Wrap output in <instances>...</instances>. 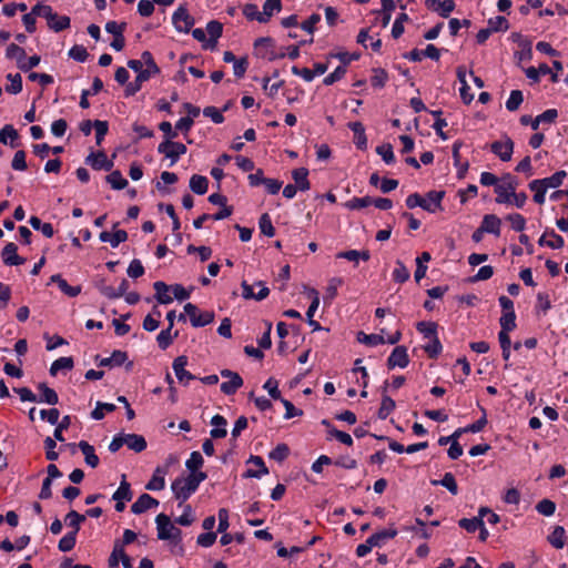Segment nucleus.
Returning <instances> with one entry per match:
<instances>
[{"mask_svg": "<svg viewBox=\"0 0 568 568\" xmlns=\"http://www.w3.org/2000/svg\"><path fill=\"white\" fill-rule=\"evenodd\" d=\"M159 68L150 52L144 51V81L159 73Z\"/></svg>", "mask_w": 568, "mask_h": 568, "instance_id": "0e129e2a", "label": "nucleus"}, {"mask_svg": "<svg viewBox=\"0 0 568 568\" xmlns=\"http://www.w3.org/2000/svg\"><path fill=\"white\" fill-rule=\"evenodd\" d=\"M100 240L102 242H108L112 247H118L120 243L126 241L128 233L124 230H118L113 233L103 231L100 233Z\"/></svg>", "mask_w": 568, "mask_h": 568, "instance_id": "393cba45", "label": "nucleus"}, {"mask_svg": "<svg viewBox=\"0 0 568 568\" xmlns=\"http://www.w3.org/2000/svg\"><path fill=\"white\" fill-rule=\"evenodd\" d=\"M566 176V172L565 171H558L556 173H554L549 178H545V179H541L539 180L547 189H555V187H558L562 184V181Z\"/></svg>", "mask_w": 568, "mask_h": 568, "instance_id": "052dcab7", "label": "nucleus"}, {"mask_svg": "<svg viewBox=\"0 0 568 568\" xmlns=\"http://www.w3.org/2000/svg\"><path fill=\"white\" fill-rule=\"evenodd\" d=\"M18 246L13 242H9L1 251V258L7 266H19L26 263V258L17 254Z\"/></svg>", "mask_w": 568, "mask_h": 568, "instance_id": "f8f14e48", "label": "nucleus"}, {"mask_svg": "<svg viewBox=\"0 0 568 568\" xmlns=\"http://www.w3.org/2000/svg\"><path fill=\"white\" fill-rule=\"evenodd\" d=\"M566 531L562 526H556L551 534L548 536L549 544L556 549H561L566 545Z\"/></svg>", "mask_w": 568, "mask_h": 568, "instance_id": "2f4dec72", "label": "nucleus"}, {"mask_svg": "<svg viewBox=\"0 0 568 568\" xmlns=\"http://www.w3.org/2000/svg\"><path fill=\"white\" fill-rule=\"evenodd\" d=\"M248 464H252L255 468H248L244 477L246 478H261L262 476L268 474V469L265 466V463L260 456H251L247 460Z\"/></svg>", "mask_w": 568, "mask_h": 568, "instance_id": "f3484780", "label": "nucleus"}, {"mask_svg": "<svg viewBox=\"0 0 568 568\" xmlns=\"http://www.w3.org/2000/svg\"><path fill=\"white\" fill-rule=\"evenodd\" d=\"M394 409L395 402L389 396L384 395L378 410V417L381 419H386Z\"/></svg>", "mask_w": 568, "mask_h": 568, "instance_id": "69168bd1", "label": "nucleus"}, {"mask_svg": "<svg viewBox=\"0 0 568 568\" xmlns=\"http://www.w3.org/2000/svg\"><path fill=\"white\" fill-rule=\"evenodd\" d=\"M524 101V95L520 90H513L506 101V109L510 112L516 111Z\"/></svg>", "mask_w": 568, "mask_h": 568, "instance_id": "6e6d98bb", "label": "nucleus"}, {"mask_svg": "<svg viewBox=\"0 0 568 568\" xmlns=\"http://www.w3.org/2000/svg\"><path fill=\"white\" fill-rule=\"evenodd\" d=\"M558 116L556 109H548L534 119L532 130H537L541 123H552Z\"/></svg>", "mask_w": 568, "mask_h": 568, "instance_id": "37998d69", "label": "nucleus"}, {"mask_svg": "<svg viewBox=\"0 0 568 568\" xmlns=\"http://www.w3.org/2000/svg\"><path fill=\"white\" fill-rule=\"evenodd\" d=\"M357 339L358 342L368 346H377L381 344H385V338L382 334H365L363 332H359Z\"/></svg>", "mask_w": 568, "mask_h": 568, "instance_id": "8fccbe9b", "label": "nucleus"}, {"mask_svg": "<svg viewBox=\"0 0 568 568\" xmlns=\"http://www.w3.org/2000/svg\"><path fill=\"white\" fill-rule=\"evenodd\" d=\"M128 359V355L122 351H114L110 357L102 358L99 362V366H121Z\"/></svg>", "mask_w": 568, "mask_h": 568, "instance_id": "473e14b6", "label": "nucleus"}, {"mask_svg": "<svg viewBox=\"0 0 568 568\" xmlns=\"http://www.w3.org/2000/svg\"><path fill=\"white\" fill-rule=\"evenodd\" d=\"M116 406L112 403L98 402L95 408L91 412V418L101 420L104 417V413L114 412Z\"/></svg>", "mask_w": 568, "mask_h": 568, "instance_id": "de8ad7c7", "label": "nucleus"}, {"mask_svg": "<svg viewBox=\"0 0 568 568\" xmlns=\"http://www.w3.org/2000/svg\"><path fill=\"white\" fill-rule=\"evenodd\" d=\"M189 316L192 326L194 327H203L209 325L214 320V313L210 311H200L196 305L192 303H186L184 305V312L179 315L180 321H185V317Z\"/></svg>", "mask_w": 568, "mask_h": 568, "instance_id": "7ed1b4c3", "label": "nucleus"}, {"mask_svg": "<svg viewBox=\"0 0 568 568\" xmlns=\"http://www.w3.org/2000/svg\"><path fill=\"white\" fill-rule=\"evenodd\" d=\"M529 189L535 192L534 194V201L537 203V204H544L545 203V195H546V192H547V187L539 181V180H534L529 183Z\"/></svg>", "mask_w": 568, "mask_h": 568, "instance_id": "c03bdc74", "label": "nucleus"}, {"mask_svg": "<svg viewBox=\"0 0 568 568\" xmlns=\"http://www.w3.org/2000/svg\"><path fill=\"white\" fill-rule=\"evenodd\" d=\"M430 254L428 252H423L417 258H416V271L414 274L415 281L419 282L423 277H425L427 272V263L430 261Z\"/></svg>", "mask_w": 568, "mask_h": 568, "instance_id": "4c0bfd02", "label": "nucleus"}, {"mask_svg": "<svg viewBox=\"0 0 568 568\" xmlns=\"http://www.w3.org/2000/svg\"><path fill=\"white\" fill-rule=\"evenodd\" d=\"M172 23L178 32L187 33L194 24V19L185 7L180 6L172 16Z\"/></svg>", "mask_w": 568, "mask_h": 568, "instance_id": "6e6552de", "label": "nucleus"}, {"mask_svg": "<svg viewBox=\"0 0 568 568\" xmlns=\"http://www.w3.org/2000/svg\"><path fill=\"white\" fill-rule=\"evenodd\" d=\"M77 544V535L74 532H67L58 544V549L62 552L71 551Z\"/></svg>", "mask_w": 568, "mask_h": 568, "instance_id": "3c124183", "label": "nucleus"}, {"mask_svg": "<svg viewBox=\"0 0 568 568\" xmlns=\"http://www.w3.org/2000/svg\"><path fill=\"white\" fill-rule=\"evenodd\" d=\"M84 521L85 515H81L75 510H70L64 517L65 525L72 529L70 532H74L75 535H78L81 529V524Z\"/></svg>", "mask_w": 568, "mask_h": 568, "instance_id": "cd10ccee", "label": "nucleus"}, {"mask_svg": "<svg viewBox=\"0 0 568 568\" xmlns=\"http://www.w3.org/2000/svg\"><path fill=\"white\" fill-rule=\"evenodd\" d=\"M337 258H345L351 262H358L359 260L368 261L371 257V254L368 251H357V250H349V251H343L339 252L336 255Z\"/></svg>", "mask_w": 568, "mask_h": 568, "instance_id": "58836bf2", "label": "nucleus"}, {"mask_svg": "<svg viewBox=\"0 0 568 568\" xmlns=\"http://www.w3.org/2000/svg\"><path fill=\"white\" fill-rule=\"evenodd\" d=\"M532 42L528 38H519V50L515 52V57L519 61H529L532 58Z\"/></svg>", "mask_w": 568, "mask_h": 568, "instance_id": "c756f323", "label": "nucleus"}, {"mask_svg": "<svg viewBox=\"0 0 568 568\" xmlns=\"http://www.w3.org/2000/svg\"><path fill=\"white\" fill-rule=\"evenodd\" d=\"M376 152L386 164H392L395 162V155L393 152V146L390 144L386 143L378 145L376 148Z\"/></svg>", "mask_w": 568, "mask_h": 568, "instance_id": "774afa93", "label": "nucleus"}, {"mask_svg": "<svg viewBox=\"0 0 568 568\" xmlns=\"http://www.w3.org/2000/svg\"><path fill=\"white\" fill-rule=\"evenodd\" d=\"M207 185L209 180L203 175L194 174L190 179V189L196 194H205L207 191Z\"/></svg>", "mask_w": 568, "mask_h": 568, "instance_id": "c9c22d12", "label": "nucleus"}, {"mask_svg": "<svg viewBox=\"0 0 568 568\" xmlns=\"http://www.w3.org/2000/svg\"><path fill=\"white\" fill-rule=\"evenodd\" d=\"M8 138H10V146L16 148L18 144L16 143V140H18L19 134L18 131L13 128L11 124H6L0 130V142L3 144H8Z\"/></svg>", "mask_w": 568, "mask_h": 568, "instance_id": "a19ab883", "label": "nucleus"}, {"mask_svg": "<svg viewBox=\"0 0 568 568\" xmlns=\"http://www.w3.org/2000/svg\"><path fill=\"white\" fill-rule=\"evenodd\" d=\"M176 458L170 456L164 465L158 466L149 480V483L144 486L145 489L149 490H162L165 487V476L169 471V467L171 464H175Z\"/></svg>", "mask_w": 568, "mask_h": 568, "instance_id": "423d86ee", "label": "nucleus"}, {"mask_svg": "<svg viewBox=\"0 0 568 568\" xmlns=\"http://www.w3.org/2000/svg\"><path fill=\"white\" fill-rule=\"evenodd\" d=\"M205 478V473L189 474L187 476L176 478L172 483L174 497L180 500L179 506H182V504L196 491L200 484Z\"/></svg>", "mask_w": 568, "mask_h": 568, "instance_id": "f257e3e1", "label": "nucleus"}, {"mask_svg": "<svg viewBox=\"0 0 568 568\" xmlns=\"http://www.w3.org/2000/svg\"><path fill=\"white\" fill-rule=\"evenodd\" d=\"M7 79L10 81V84L6 87L8 93L18 94L22 91V78L19 73H9Z\"/></svg>", "mask_w": 568, "mask_h": 568, "instance_id": "4d7b16f0", "label": "nucleus"}, {"mask_svg": "<svg viewBox=\"0 0 568 568\" xmlns=\"http://www.w3.org/2000/svg\"><path fill=\"white\" fill-rule=\"evenodd\" d=\"M282 9L281 0H266L263 4L262 20L267 22L274 13H278Z\"/></svg>", "mask_w": 568, "mask_h": 568, "instance_id": "e433bc0d", "label": "nucleus"}, {"mask_svg": "<svg viewBox=\"0 0 568 568\" xmlns=\"http://www.w3.org/2000/svg\"><path fill=\"white\" fill-rule=\"evenodd\" d=\"M106 182L114 190H122L128 185L126 179H124L120 171H112L109 175H106Z\"/></svg>", "mask_w": 568, "mask_h": 568, "instance_id": "09e8293b", "label": "nucleus"}, {"mask_svg": "<svg viewBox=\"0 0 568 568\" xmlns=\"http://www.w3.org/2000/svg\"><path fill=\"white\" fill-rule=\"evenodd\" d=\"M373 204L371 196L353 197L345 203V207L348 210H362Z\"/></svg>", "mask_w": 568, "mask_h": 568, "instance_id": "680f3d73", "label": "nucleus"}, {"mask_svg": "<svg viewBox=\"0 0 568 568\" xmlns=\"http://www.w3.org/2000/svg\"><path fill=\"white\" fill-rule=\"evenodd\" d=\"M348 128L354 133V142L356 146L361 150L366 149L367 146V138L365 134V128L361 122H351L348 123Z\"/></svg>", "mask_w": 568, "mask_h": 568, "instance_id": "a878e982", "label": "nucleus"}, {"mask_svg": "<svg viewBox=\"0 0 568 568\" xmlns=\"http://www.w3.org/2000/svg\"><path fill=\"white\" fill-rule=\"evenodd\" d=\"M85 163L91 165L93 170L110 171L113 166V162L108 159L103 151L89 154L85 159Z\"/></svg>", "mask_w": 568, "mask_h": 568, "instance_id": "2eb2a0df", "label": "nucleus"}, {"mask_svg": "<svg viewBox=\"0 0 568 568\" xmlns=\"http://www.w3.org/2000/svg\"><path fill=\"white\" fill-rule=\"evenodd\" d=\"M223 26L216 20H212L206 24L205 32L210 36V40L203 44L204 48H213L217 39L222 36Z\"/></svg>", "mask_w": 568, "mask_h": 568, "instance_id": "b1692460", "label": "nucleus"}, {"mask_svg": "<svg viewBox=\"0 0 568 568\" xmlns=\"http://www.w3.org/2000/svg\"><path fill=\"white\" fill-rule=\"evenodd\" d=\"M393 280L397 283H405L408 281L410 274L408 268L404 265L402 261H396V266L393 271Z\"/></svg>", "mask_w": 568, "mask_h": 568, "instance_id": "603ef678", "label": "nucleus"}, {"mask_svg": "<svg viewBox=\"0 0 568 568\" xmlns=\"http://www.w3.org/2000/svg\"><path fill=\"white\" fill-rule=\"evenodd\" d=\"M445 197L444 191H429L425 197L422 196V209L428 213H436L443 210L442 201Z\"/></svg>", "mask_w": 568, "mask_h": 568, "instance_id": "9d476101", "label": "nucleus"}, {"mask_svg": "<svg viewBox=\"0 0 568 568\" xmlns=\"http://www.w3.org/2000/svg\"><path fill=\"white\" fill-rule=\"evenodd\" d=\"M40 392L37 403H45L48 405H57L59 403V396L57 392L49 387L45 383H39L37 386Z\"/></svg>", "mask_w": 568, "mask_h": 568, "instance_id": "412c9836", "label": "nucleus"}, {"mask_svg": "<svg viewBox=\"0 0 568 568\" xmlns=\"http://www.w3.org/2000/svg\"><path fill=\"white\" fill-rule=\"evenodd\" d=\"M432 484L445 487L453 495L458 494V486L452 473H446L440 480H433Z\"/></svg>", "mask_w": 568, "mask_h": 568, "instance_id": "79ce46f5", "label": "nucleus"}, {"mask_svg": "<svg viewBox=\"0 0 568 568\" xmlns=\"http://www.w3.org/2000/svg\"><path fill=\"white\" fill-rule=\"evenodd\" d=\"M6 57L8 59H14L17 61V65L19 67L22 60L26 59V51L22 47L16 43H11L7 47Z\"/></svg>", "mask_w": 568, "mask_h": 568, "instance_id": "49530a36", "label": "nucleus"}, {"mask_svg": "<svg viewBox=\"0 0 568 568\" xmlns=\"http://www.w3.org/2000/svg\"><path fill=\"white\" fill-rule=\"evenodd\" d=\"M258 227L262 234L272 237L275 235V229L272 224V220L267 213H264L258 221Z\"/></svg>", "mask_w": 568, "mask_h": 568, "instance_id": "338daca9", "label": "nucleus"}, {"mask_svg": "<svg viewBox=\"0 0 568 568\" xmlns=\"http://www.w3.org/2000/svg\"><path fill=\"white\" fill-rule=\"evenodd\" d=\"M515 191L516 183L513 176L508 174L505 178L504 183H500V185H496V202L499 204H514L515 206L521 209L527 201V195L524 192L516 193Z\"/></svg>", "mask_w": 568, "mask_h": 568, "instance_id": "f03ea898", "label": "nucleus"}, {"mask_svg": "<svg viewBox=\"0 0 568 568\" xmlns=\"http://www.w3.org/2000/svg\"><path fill=\"white\" fill-rule=\"evenodd\" d=\"M112 499L115 501H130L132 499V491L130 484L126 481L125 476H122L119 488L114 491Z\"/></svg>", "mask_w": 568, "mask_h": 568, "instance_id": "72a5a7b5", "label": "nucleus"}, {"mask_svg": "<svg viewBox=\"0 0 568 568\" xmlns=\"http://www.w3.org/2000/svg\"><path fill=\"white\" fill-rule=\"evenodd\" d=\"M187 365V357L186 356H179L174 359L172 368L175 373V376L178 381L183 384L187 385L190 381L194 379V376L185 369Z\"/></svg>", "mask_w": 568, "mask_h": 568, "instance_id": "4468645a", "label": "nucleus"}, {"mask_svg": "<svg viewBox=\"0 0 568 568\" xmlns=\"http://www.w3.org/2000/svg\"><path fill=\"white\" fill-rule=\"evenodd\" d=\"M48 27L54 32H61L68 28H70L71 20L68 16H59L57 13V18L47 22Z\"/></svg>", "mask_w": 568, "mask_h": 568, "instance_id": "a18cd8bd", "label": "nucleus"}, {"mask_svg": "<svg viewBox=\"0 0 568 568\" xmlns=\"http://www.w3.org/2000/svg\"><path fill=\"white\" fill-rule=\"evenodd\" d=\"M124 445L135 453H142V435L123 434Z\"/></svg>", "mask_w": 568, "mask_h": 568, "instance_id": "5fc2aeb1", "label": "nucleus"}, {"mask_svg": "<svg viewBox=\"0 0 568 568\" xmlns=\"http://www.w3.org/2000/svg\"><path fill=\"white\" fill-rule=\"evenodd\" d=\"M500 226H501V220L494 215V214H487L483 217L481 221V231L485 233L494 234L495 236L500 235Z\"/></svg>", "mask_w": 568, "mask_h": 568, "instance_id": "4be33fe9", "label": "nucleus"}, {"mask_svg": "<svg viewBox=\"0 0 568 568\" xmlns=\"http://www.w3.org/2000/svg\"><path fill=\"white\" fill-rule=\"evenodd\" d=\"M50 283H55L60 291L69 297H75L81 293L80 285H70L60 274H53L50 277Z\"/></svg>", "mask_w": 568, "mask_h": 568, "instance_id": "6ab92c4d", "label": "nucleus"}, {"mask_svg": "<svg viewBox=\"0 0 568 568\" xmlns=\"http://www.w3.org/2000/svg\"><path fill=\"white\" fill-rule=\"evenodd\" d=\"M155 296L161 304H169L173 301L172 286H168L163 282L154 283Z\"/></svg>", "mask_w": 568, "mask_h": 568, "instance_id": "c85d7f7f", "label": "nucleus"}, {"mask_svg": "<svg viewBox=\"0 0 568 568\" xmlns=\"http://www.w3.org/2000/svg\"><path fill=\"white\" fill-rule=\"evenodd\" d=\"M426 6L438 12L443 18H447L455 9L453 0H426Z\"/></svg>", "mask_w": 568, "mask_h": 568, "instance_id": "a211bd4d", "label": "nucleus"}, {"mask_svg": "<svg viewBox=\"0 0 568 568\" xmlns=\"http://www.w3.org/2000/svg\"><path fill=\"white\" fill-rule=\"evenodd\" d=\"M396 536H397V530L395 528H387V529H383L381 531L373 534L372 536H369V538H371V544H375L376 547H381V546H383V544L386 540L393 539Z\"/></svg>", "mask_w": 568, "mask_h": 568, "instance_id": "f704fd0d", "label": "nucleus"}, {"mask_svg": "<svg viewBox=\"0 0 568 568\" xmlns=\"http://www.w3.org/2000/svg\"><path fill=\"white\" fill-rule=\"evenodd\" d=\"M203 457L199 452H193L190 455V458L186 460L185 466L190 470V474H197L199 469L203 465Z\"/></svg>", "mask_w": 568, "mask_h": 568, "instance_id": "bf43d9fd", "label": "nucleus"}, {"mask_svg": "<svg viewBox=\"0 0 568 568\" xmlns=\"http://www.w3.org/2000/svg\"><path fill=\"white\" fill-rule=\"evenodd\" d=\"M540 246H548L552 250L561 248L564 246L562 236L558 235L554 230L546 231L538 241Z\"/></svg>", "mask_w": 568, "mask_h": 568, "instance_id": "aec40b11", "label": "nucleus"}, {"mask_svg": "<svg viewBox=\"0 0 568 568\" xmlns=\"http://www.w3.org/2000/svg\"><path fill=\"white\" fill-rule=\"evenodd\" d=\"M490 150L501 161L507 162L511 159L514 152V142L510 138L506 136L503 140L491 143Z\"/></svg>", "mask_w": 568, "mask_h": 568, "instance_id": "9b49d317", "label": "nucleus"}, {"mask_svg": "<svg viewBox=\"0 0 568 568\" xmlns=\"http://www.w3.org/2000/svg\"><path fill=\"white\" fill-rule=\"evenodd\" d=\"M221 376L223 378H227L226 382H223L221 384V390L225 395H233V394H235L236 390L243 385L242 377L237 373H235V372H232L230 369H223L221 372Z\"/></svg>", "mask_w": 568, "mask_h": 568, "instance_id": "1a4fd4ad", "label": "nucleus"}, {"mask_svg": "<svg viewBox=\"0 0 568 568\" xmlns=\"http://www.w3.org/2000/svg\"><path fill=\"white\" fill-rule=\"evenodd\" d=\"M73 365H74V362L71 356L59 357L51 364L49 372L52 376H55L58 374V372L61 369H65V371L72 369Z\"/></svg>", "mask_w": 568, "mask_h": 568, "instance_id": "ea45409f", "label": "nucleus"}, {"mask_svg": "<svg viewBox=\"0 0 568 568\" xmlns=\"http://www.w3.org/2000/svg\"><path fill=\"white\" fill-rule=\"evenodd\" d=\"M409 363L407 349L404 346H396L390 353L387 365L389 368H405Z\"/></svg>", "mask_w": 568, "mask_h": 568, "instance_id": "dca6fc26", "label": "nucleus"}, {"mask_svg": "<svg viewBox=\"0 0 568 568\" xmlns=\"http://www.w3.org/2000/svg\"><path fill=\"white\" fill-rule=\"evenodd\" d=\"M211 424L213 428L211 429V436L213 438H223L226 436V419L221 415H214L212 417Z\"/></svg>", "mask_w": 568, "mask_h": 568, "instance_id": "7c9ffc66", "label": "nucleus"}, {"mask_svg": "<svg viewBox=\"0 0 568 568\" xmlns=\"http://www.w3.org/2000/svg\"><path fill=\"white\" fill-rule=\"evenodd\" d=\"M491 32L506 31L509 28L508 21L503 16H496L488 20V27Z\"/></svg>", "mask_w": 568, "mask_h": 568, "instance_id": "13d9d810", "label": "nucleus"}, {"mask_svg": "<svg viewBox=\"0 0 568 568\" xmlns=\"http://www.w3.org/2000/svg\"><path fill=\"white\" fill-rule=\"evenodd\" d=\"M171 331V328H165L158 334L156 342L161 349H166L173 342V338L178 336V332L172 335Z\"/></svg>", "mask_w": 568, "mask_h": 568, "instance_id": "e2e57ef3", "label": "nucleus"}, {"mask_svg": "<svg viewBox=\"0 0 568 568\" xmlns=\"http://www.w3.org/2000/svg\"><path fill=\"white\" fill-rule=\"evenodd\" d=\"M292 178L295 182V186L302 191H308L311 183L308 181V170L306 168H298L292 171Z\"/></svg>", "mask_w": 568, "mask_h": 568, "instance_id": "5701e85b", "label": "nucleus"}, {"mask_svg": "<svg viewBox=\"0 0 568 568\" xmlns=\"http://www.w3.org/2000/svg\"><path fill=\"white\" fill-rule=\"evenodd\" d=\"M255 285L260 286V291L257 293L253 292V286L250 285L246 281L242 282V296L245 300L263 301L268 296L270 290L264 282L258 281L255 283Z\"/></svg>", "mask_w": 568, "mask_h": 568, "instance_id": "ddd939ff", "label": "nucleus"}, {"mask_svg": "<svg viewBox=\"0 0 568 568\" xmlns=\"http://www.w3.org/2000/svg\"><path fill=\"white\" fill-rule=\"evenodd\" d=\"M158 151L164 154L166 159H170V166L174 165L179 158L186 152V146L180 142H173L169 139L159 144Z\"/></svg>", "mask_w": 568, "mask_h": 568, "instance_id": "0eeeda50", "label": "nucleus"}, {"mask_svg": "<svg viewBox=\"0 0 568 568\" xmlns=\"http://www.w3.org/2000/svg\"><path fill=\"white\" fill-rule=\"evenodd\" d=\"M78 447L84 455L87 465H89L92 468H95L99 465V457L95 454L94 447L85 440L79 442Z\"/></svg>", "mask_w": 568, "mask_h": 568, "instance_id": "bb28decb", "label": "nucleus"}, {"mask_svg": "<svg viewBox=\"0 0 568 568\" xmlns=\"http://www.w3.org/2000/svg\"><path fill=\"white\" fill-rule=\"evenodd\" d=\"M256 57L273 61L285 57L284 51H277L275 41L270 37L258 38L254 42Z\"/></svg>", "mask_w": 568, "mask_h": 568, "instance_id": "20e7f679", "label": "nucleus"}, {"mask_svg": "<svg viewBox=\"0 0 568 568\" xmlns=\"http://www.w3.org/2000/svg\"><path fill=\"white\" fill-rule=\"evenodd\" d=\"M500 332L509 333L516 327V314L515 312L503 313L500 320Z\"/></svg>", "mask_w": 568, "mask_h": 568, "instance_id": "864d4df0", "label": "nucleus"}, {"mask_svg": "<svg viewBox=\"0 0 568 568\" xmlns=\"http://www.w3.org/2000/svg\"><path fill=\"white\" fill-rule=\"evenodd\" d=\"M158 537L162 540L179 542L181 540V530L171 521V519L160 514L156 517Z\"/></svg>", "mask_w": 568, "mask_h": 568, "instance_id": "39448f33", "label": "nucleus"}]
</instances>
